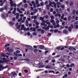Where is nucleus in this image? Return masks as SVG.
Segmentation results:
<instances>
[{"label": "nucleus", "mask_w": 78, "mask_h": 78, "mask_svg": "<svg viewBox=\"0 0 78 78\" xmlns=\"http://www.w3.org/2000/svg\"><path fill=\"white\" fill-rule=\"evenodd\" d=\"M49 5V6H52V7H53V6H54L55 8H56V5L55 4V2H50Z\"/></svg>", "instance_id": "nucleus-1"}, {"label": "nucleus", "mask_w": 78, "mask_h": 78, "mask_svg": "<svg viewBox=\"0 0 78 78\" xmlns=\"http://www.w3.org/2000/svg\"><path fill=\"white\" fill-rule=\"evenodd\" d=\"M7 50H8V52H13V51H14V50L12 48L9 49V47H7Z\"/></svg>", "instance_id": "nucleus-2"}, {"label": "nucleus", "mask_w": 78, "mask_h": 78, "mask_svg": "<svg viewBox=\"0 0 78 78\" xmlns=\"http://www.w3.org/2000/svg\"><path fill=\"white\" fill-rule=\"evenodd\" d=\"M1 16L3 19H5L6 17V15L4 13H2L1 15Z\"/></svg>", "instance_id": "nucleus-3"}, {"label": "nucleus", "mask_w": 78, "mask_h": 78, "mask_svg": "<svg viewBox=\"0 0 78 78\" xmlns=\"http://www.w3.org/2000/svg\"><path fill=\"white\" fill-rule=\"evenodd\" d=\"M27 48H29V49H30L31 51H33V47H31V46H27Z\"/></svg>", "instance_id": "nucleus-4"}, {"label": "nucleus", "mask_w": 78, "mask_h": 78, "mask_svg": "<svg viewBox=\"0 0 78 78\" xmlns=\"http://www.w3.org/2000/svg\"><path fill=\"white\" fill-rule=\"evenodd\" d=\"M0 57H1V58H2V57H6V55L3 53L0 54Z\"/></svg>", "instance_id": "nucleus-5"}, {"label": "nucleus", "mask_w": 78, "mask_h": 78, "mask_svg": "<svg viewBox=\"0 0 78 78\" xmlns=\"http://www.w3.org/2000/svg\"><path fill=\"white\" fill-rule=\"evenodd\" d=\"M8 9L7 7H5L0 9V10H6Z\"/></svg>", "instance_id": "nucleus-6"}, {"label": "nucleus", "mask_w": 78, "mask_h": 78, "mask_svg": "<svg viewBox=\"0 0 78 78\" xmlns=\"http://www.w3.org/2000/svg\"><path fill=\"white\" fill-rule=\"evenodd\" d=\"M11 73H12V75H13V76H15V75H16V76L17 75V73H16L15 72H12Z\"/></svg>", "instance_id": "nucleus-7"}, {"label": "nucleus", "mask_w": 78, "mask_h": 78, "mask_svg": "<svg viewBox=\"0 0 78 78\" xmlns=\"http://www.w3.org/2000/svg\"><path fill=\"white\" fill-rule=\"evenodd\" d=\"M60 26V25H59V24H57L56 26L54 25V28H57V27H59Z\"/></svg>", "instance_id": "nucleus-8"}, {"label": "nucleus", "mask_w": 78, "mask_h": 78, "mask_svg": "<svg viewBox=\"0 0 78 78\" xmlns=\"http://www.w3.org/2000/svg\"><path fill=\"white\" fill-rule=\"evenodd\" d=\"M44 48H45V46L43 45H41L39 47V48L40 49H44Z\"/></svg>", "instance_id": "nucleus-9"}, {"label": "nucleus", "mask_w": 78, "mask_h": 78, "mask_svg": "<svg viewBox=\"0 0 78 78\" xmlns=\"http://www.w3.org/2000/svg\"><path fill=\"white\" fill-rule=\"evenodd\" d=\"M48 73H53L54 74H55V71L53 70H50L48 71Z\"/></svg>", "instance_id": "nucleus-10"}, {"label": "nucleus", "mask_w": 78, "mask_h": 78, "mask_svg": "<svg viewBox=\"0 0 78 78\" xmlns=\"http://www.w3.org/2000/svg\"><path fill=\"white\" fill-rule=\"evenodd\" d=\"M9 24L11 25H14V22L12 21H11L9 22Z\"/></svg>", "instance_id": "nucleus-11"}, {"label": "nucleus", "mask_w": 78, "mask_h": 78, "mask_svg": "<svg viewBox=\"0 0 78 78\" xmlns=\"http://www.w3.org/2000/svg\"><path fill=\"white\" fill-rule=\"evenodd\" d=\"M63 33L65 34H68V33L67 31V30H63Z\"/></svg>", "instance_id": "nucleus-12"}, {"label": "nucleus", "mask_w": 78, "mask_h": 78, "mask_svg": "<svg viewBox=\"0 0 78 78\" xmlns=\"http://www.w3.org/2000/svg\"><path fill=\"white\" fill-rule=\"evenodd\" d=\"M3 69V66L1 65V64H0V71H2Z\"/></svg>", "instance_id": "nucleus-13"}, {"label": "nucleus", "mask_w": 78, "mask_h": 78, "mask_svg": "<svg viewBox=\"0 0 78 78\" xmlns=\"http://www.w3.org/2000/svg\"><path fill=\"white\" fill-rule=\"evenodd\" d=\"M46 69H50L51 68V66H50L46 65L45 66Z\"/></svg>", "instance_id": "nucleus-14"}, {"label": "nucleus", "mask_w": 78, "mask_h": 78, "mask_svg": "<svg viewBox=\"0 0 78 78\" xmlns=\"http://www.w3.org/2000/svg\"><path fill=\"white\" fill-rule=\"evenodd\" d=\"M8 66L6 65L5 67H3V66H2V69H6L7 68H8Z\"/></svg>", "instance_id": "nucleus-15"}, {"label": "nucleus", "mask_w": 78, "mask_h": 78, "mask_svg": "<svg viewBox=\"0 0 78 78\" xmlns=\"http://www.w3.org/2000/svg\"><path fill=\"white\" fill-rule=\"evenodd\" d=\"M41 34H44V33H45V30H44L43 29H42L41 30Z\"/></svg>", "instance_id": "nucleus-16"}, {"label": "nucleus", "mask_w": 78, "mask_h": 78, "mask_svg": "<svg viewBox=\"0 0 78 78\" xmlns=\"http://www.w3.org/2000/svg\"><path fill=\"white\" fill-rule=\"evenodd\" d=\"M42 28L44 30H45V31H47V30H47V27H46L45 26H44V27H42Z\"/></svg>", "instance_id": "nucleus-17"}, {"label": "nucleus", "mask_w": 78, "mask_h": 78, "mask_svg": "<svg viewBox=\"0 0 78 78\" xmlns=\"http://www.w3.org/2000/svg\"><path fill=\"white\" fill-rule=\"evenodd\" d=\"M44 19V17H40L39 20H42H42H43Z\"/></svg>", "instance_id": "nucleus-18"}, {"label": "nucleus", "mask_w": 78, "mask_h": 78, "mask_svg": "<svg viewBox=\"0 0 78 78\" xmlns=\"http://www.w3.org/2000/svg\"><path fill=\"white\" fill-rule=\"evenodd\" d=\"M72 28H71V27H69V29H68V30L70 32H71V31H72Z\"/></svg>", "instance_id": "nucleus-19"}, {"label": "nucleus", "mask_w": 78, "mask_h": 78, "mask_svg": "<svg viewBox=\"0 0 78 78\" xmlns=\"http://www.w3.org/2000/svg\"><path fill=\"white\" fill-rule=\"evenodd\" d=\"M50 22L52 23H54L55 20H50Z\"/></svg>", "instance_id": "nucleus-20"}, {"label": "nucleus", "mask_w": 78, "mask_h": 78, "mask_svg": "<svg viewBox=\"0 0 78 78\" xmlns=\"http://www.w3.org/2000/svg\"><path fill=\"white\" fill-rule=\"evenodd\" d=\"M19 18V14L17 15L16 16V19H18Z\"/></svg>", "instance_id": "nucleus-21"}, {"label": "nucleus", "mask_w": 78, "mask_h": 78, "mask_svg": "<svg viewBox=\"0 0 78 78\" xmlns=\"http://www.w3.org/2000/svg\"><path fill=\"white\" fill-rule=\"evenodd\" d=\"M73 47H70L68 48L69 50H73Z\"/></svg>", "instance_id": "nucleus-22"}, {"label": "nucleus", "mask_w": 78, "mask_h": 78, "mask_svg": "<svg viewBox=\"0 0 78 78\" xmlns=\"http://www.w3.org/2000/svg\"><path fill=\"white\" fill-rule=\"evenodd\" d=\"M61 4V3L60 2H57L56 3V5H60Z\"/></svg>", "instance_id": "nucleus-23"}, {"label": "nucleus", "mask_w": 78, "mask_h": 78, "mask_svg": "<svg viewBox=\"0 0 78 78\" xmlns=\"http://www.w3.org/2000/svg\"><path fill=\"white\" fill-rule=\"evenodd\" d=\"M71 20V16H69L68 17V21H70Z\"/></svg>", "instance_id": "nucleus-24"}, {"label": "nucleus", "mask_w": 78, "mask_h": 78, "mask_svg": "<svg viewBox=\"0 0 78 78\" xmlns=\"http://www.w3.org/2000/svg\"><path fill=\"white\" fill-rule=\"evenodd\" d=\"M74 63H72L71 65H70V67H74Z\"/></svg>", "instance_id": "nucleus-25"}, {"label": "nucleus", "mask_w": 78, "mask_h": 78, "mask_svg": "<svg viewBox=\"0 0 78 78\" xmlns=\"http://www.w3.org/2000/svg\"><path fill=\"white\" fill-rule=\"evenodd\" d=\"M46 9H50L49 7L50 6H49V5H46Z\"/></svg>", "instance_id": "nucleus-26"}, {"label": "nucleus", "mask_w": 78, "mask_h": 78, "mask_svg": "<svg viewBox=\"0 0 78 78\" xmlns=\"http://www.w3.org/2000/svg\"><path fill=\"white\" fill-rule=\"evenodd\" d=\"M46 27H47V29H46V30H49V28H50V26L49 25Z\"/></svg>", "instance_id": "nucleus-27"}, {"label": "nucleus", "mask_w": 78, "mask_h": 78, "mask_svg": "<svg viewBox=\"0 0 78 78\" xmlns=\"http://www.w3.org/2000/svg\"><path fill=\"white\" fill-rule=\"evenodd\" d=\"M1 59L3 60V62H4V61L6 60V58L5 57H3V58H2V57H1Z\"/></svg>", "instance_id": "nucleus-28"}, {"label": "nucleus", "mask_w": 78, "mask_h": 78, "mask_svg": "<svg viewBox=\"0 0 78 78\" xmlns=\"http://www.w3.org/2000/svg\"><path fill=\"white\" fill-rule=\"evenodd\" d=\"M73 4V2H71L70 3L69 5L70 6H72Z\"/></svg>", "instance_id": "nucleus-29"}, {"label": "nucleus", "mask_w": 78, "mask_h": 78, "mask_svg": "<svg viewBox=\"0 0 78 78\" xmlns=\"http://www.w3.org/2000/svg\"><path fill=\"white\" fill-rule=\"evenodd\" d=\"M22 2H21L20 3H19V4H17V6H20V5H22Z\"/></svg>", "instance_id": "nucleus-30"}, {"label": "nucleus", "mask_w": 78, "mask_h": 78, "mask_svg": "<svg viewBox=\"0 0 78 78\" xmlns=\"http://www.w3.org/2000/svg\"><path fill=\"white\" fill-rule=\"evenodd\" d=\"M60 7L62 8H65V5H62L60 6Z\"/></svg>", "instance_id": "nucleus-31"}, {"label": "nucleus", "mask_w": 78, "mask_h": 78, "mask_svg": "<svg viewBox=\"0 0 78 78\" xmlns=\"http://www.w3.org/2000/svg\"><path fill=\"white\" fill-rule=\"evenodd\" d=\"M51 19H55V17L53 16H51Z\"/></svg>", "instance_id": "nucleus-32"}, {"label": "nucleus", "mask_w": 78, "mask_h": 78, "mask_svg": "<svg viewBox=\"0 0 78 78\" xmlns=\"http://www.w3.org/2000/svg\"><path fill=\"white\" fill-rule=\"evenodd\" d=\"M36 28L35 27H34L33 28L32 31L35 32L36 31Z\"/></svg>", "instance_id": "nucleus-33"}, {"label": "nucleus", "mask_w": 78, "mask_h": 78, "mask_svg": "<svg viewBox=\"0 0 78 78\" xmlns=\"http://www.w3.org/2000/svg\"><path fill=\"white\" fill-rule=\"evenodd\" d=\"M24 6L25 8H27V7H28V4H25L24 5Z\"/></svg>", "instance_id": "nucleus-34"}, {"label": "nucleus", "mask_w": 78, "mask_h": 78, "mask_svg": "<svg viewBox=\"0 0 78 78\" xmlns=\"http://www.w3.org/2000/svg\"><path fill=\"white\" fill-rule=\"evenodd\" d=\"M33 34L34 35V36H36V35H37V33L36 32H34L33 33Z\"/></svg>", "instance_id": "nucleus-35"}, {"label": "nucleus", "mask_w": 78, "mask_h": 78, "mask_svg": "<svg viewBox=\"0 0 78 78\" xmlns=\"http://www.w3.org/2000/svg\"><path fill=\"white\" fill-rule=\"evenodd\" d=\"M35 25H39V23L38 22H37L35 23Z\"/></svg>", "instance_id": "nucleus-36"}, {"label": "nucleus", "mask_w": 78, "mask_h": 78, "mask_svg": "<svg viewBox=\"0 0 78 78\" xmlns=\"http://www.w3.org/2000/svg\"><path fill=\"white\" fill-rule=\"evenodd\" d=\"M21 26V25H19L16 27L17 29H19V28H20V27Z\"/></svg>", "instance_id": "nucleus-37"}, {"label": "nucleus", "mask_w": 78, "mask_h": 78, "mask_svg": "<svg viewBox=\"0 0 78 78\" xmlns=\"http://www.w3.org/2000/svg\"><path fill=\"white\" fill-rule=\"evenodd\" d=\"M16 53H20V51L19 50H17L16 51Z\"/></svg>", "instance_id": "nucleus-38"}, {"label": "nucleus", "mask_w": 78, "mask_h": 78, "mask_svg": "<svg viewBox=\"0 0 78 78\" xmlns=\"http://www.w3.org/2000/svg\"><path fill=\"white\" fill-rule=\"evenodd\" d=\"M71 27H71V28L72 29H73V28L74 27H73V24H72L71 25Z\"/></svg>", "instance_id": "nucleus-39"}, {"label": "nucleus", "mask_w": 78, "mask_h": 78, "mask_svg": "<svg viewBox=\"0 0 78 78\" xmlns=\"http://www.w3.org/2000/svg\"><path fill=\"white\" fill-rule=\"evenodd\" d=\"M58 31V29H55L54 30V33H57Z\"/></svg>", "instance_id": "nucleus-40"}, {"label": "nucleus", "mask_w": 78, "mask_h": 78, "mask_svg": "<svg viewBox=\"0 0 78 78\" xmlns=\"http://www.w3.org/2000/svg\"><path fill=\"white\" fill-rule=\"evenodd\" d=\"M51 62H52V63H54V62H56V60H55V59H53L52 60Z\"/></svg>", "instance_id": "nucleus-41"}, {"label": "nucleus", "mask_w": 78, "mask_h": 78, "mask_svg": "<svg viewBox=\"0 0 78 78\" xmlns=\"http://www.w3.org/2000/svg\"><path fill=\"white\" fill-rule=\"evenodd\" d=\"M34 8H36V4H34Z\"/></svg>", "instance_id": "nucleus-42"}, {"label": "nucleus", "mask_w": 78, "mask_h": 78, "mask_svg": "<svg viewBox=\"0 0 78 78\" xmlns=\"http://www.w3.org/2000/svg\"><path fill=\"white\" fill-rule=\"evenodd\" d=\"M21 20H20V19L19 18L18 20V22H20Z\"/></svg>", "instance_id": "nucleus-43"}, {"label": "nucleus", "mask_w": 78, "mask_h": 78, "mask_svg": "<svg viewBox=\"0 0 78 78\" xmlns=\"http://www.w3.org/2000/svg\"><path fill=\"white\" fill-rule=\"evenodd\" d=\"M16 10H14V11L12 12V14H16Z\"/></svg>", "instance_id": "nucleus-44"}, {"label": "nucleus", "mask_w": 78, "mask_h": 78, "mask_svg": "<svg viewBox=\"0 0 78 78\" xmlns=\"http://www.w3.org/2000/svg\"><path fill=\"white\" fill-rule=\"evenodd\" d=\"M18 12H19L20 14H22V11L21 10H18Z\"/></svg>", "instance_id": "nucleus-45"}, {"label": "nucleus", "mask_w": 78, "mask_h": 78, "mask_svg": "<svg viewBox=\"0 0 78 78\" xmlns=\"http://www.w3.org/2000/svg\"><path fill=\"white\" fill-rule=\"evenodd\" d=\"M68 74L69 76H70V75H71V72L70 71L68 72Z\"/></svg>", "instance_id": "nucleus-46"}, {"label": "nucleus", "mask_w": 78, "mask_h": 78, "mask_svg": "<svg viewBox=\"0 0 78 78\" xmlns=\"http://www.w3.org/2000/svg\"><path fill=\"white\" fill-rule=\"evenodd\" d=\"M60 55H58L55 56V58H59L60 57Z\"/></svg>", "instance_id": "nucleus-47"}, {"label": "nucleus", "mask_w": 78, "mask_h": 78, "mask_svg": "<svg viewBox=\"0 0 78 78\" xmlns=\"http://www.w3.org/2000/svg\"><path fill=\"white\" fill-rule=\"evenodd\" d=\"M12 20L14 21H16V18H15V17H13L12 19Z\"/></svg>", "instance_id": "nucleus-48"}, {"label": "nucleus", "mask_w": 78, "mask_h": 78, "mask_svg": "<svg viewBox=\"0 0 78 78\" xmlns=\"http://www.w3.org/2000/svg\"><path fill=\"white\" fill-rule=\"evenodd\" d=\"M8 61H9V60H5V61H4V62H6V63H7V62H8Z\"/></svg>", "instance_id": "nucleus-49"}, {"label": "nucleus", "mask_w": 78, "mask_h": 78, "mask_svg": "<svg viewBox=\"0 0 78 78\" xmlns=\"http://www.w3.org/2000/svg\"><path fill=\"white\" fill-rule=\"evenodd\" d=\"M45 25V23L44 22H42L41 24V25Z\"/></svg>", "instance_id": "nucleus-50"}, {"label": "nucleus", "mask_w": 78, "mask_h": 78, "mask_svg": "<svg viewBox=\"0 0 78 78\" xmlns=\"http://www.w3.org/2000/svg\"><path fill=\"white\" fill-rule=\"evenodd\" d=\"M41 6H43L44 5V2H41V4H40Z\"/></svg>", "instance_id": "nucleus-51"}, {"label": "nucleus", "mask_w": 78, "mask_h": 78, "mask_svg": "<svg viewBox=\"0 0 78 78\" xmlns=\"http://www.w3.org/2000/svg\"><path fill=\"white\" fill-rule=\"evenodd\" d=\"M27 34L28 36H30V35H31V34H30V32H28L27 33Z\"/></svg>", "instance_id": "nucleus-52"}, {"label": "nucleus", "mask_w": 78, "mask_h": 78, "mask_svg": "<svg viewBox=\"0 0 78 78\" xmlns=\"http://www.w3.org/2000/svg\"><path fill=\"white\" fill-rule=\"evenodd\" d=\"M18 56H20V57H22V55L20 54H18Z\"/></svg>", "instance_id": "nucleus-53"}, {"label": "nucleus", "mask_w": 78, "mask_h": 78, "mask_svg": "<svg viewBox=\"0 0 78 78\" xmlns=\"http://www.w3.org/2000/svg\"><path fill=\"white\" fill-rule=\"evenodd\" d=\"M29 13H30V11L29 10H28L27 12V15H28Z\"/></svg>", "instance_id": "nucleus-54"}, {"label": "nucleus", "mask_w": 78, "mask_h": 78, "mask_svg": "<svg viewBox=\"0 0 78 78\" xmlns=\"http://www.w3.org/2000/svg\"><path fill=\"white\" fill-rule=\"evenodd\" d=\"M46 24H48V25H50L51 23H50V22H48L46 23Z\"/></svg>", "instance_id": "nucleus-55"}, {"label": "nucleus", "mask_w": 78, "mask_h": 78, "mask_svg": "<svg viewBox=\"0 0 78 78\" xmlns=\"http://www.w3.org/2000/svg\"><path fill=\"white\" fill-rule=\"evenodd\" d=\"M41 31V28H39L37 30V31Z\"/></svg>", "instance_id": "nucleus-56"}, {"label": "nucleus", "mask_w": 78, "mask_h": 78, "mask_svg": "<svg viewBox=\"0 0 78 78\" xmlns=\"http://www.w3.org/2000/svg\"><path fill=\"white\" fill-rule=\"evenodd\" d=\"M59 20H57L56 22V23H59Z\"/></svg>", "instance_id": "nucleus-57"}, {"label": "nucleus", "mask_w": 78, "mask_h": 78, "mask_svg": "<svg viewBox=\"0 0 78 78\" xmlns=\"http://www.w3.org/2000/svg\"><path fill=\"white\" fill-rule=\"evenodd\" d=\"M24 72H26V73H28V71L27 69H25L24 70Z\"/></svg>", "instance_id": "nucleus-58"}, {"label": "nucleus", "mask_w": 78, "mask_h": 78, "mask_svg": "<svg viewBox=\"0 0 78 78\" xmlns=\"http://www.w3.org/2000/svg\"><path fill=\"white\" fill-rule=\"evenodd\" d=\"M56 12L55 11H54L53 12V14H56Z\"/></svg>", "instance_id": "nucleus-59"}, {"label": "nucleus", "mask_w": 78, "mask_h": 78, "mask_svg": "<svg viewBox=\"0 0 78 78\" xmlns=\"http://www.w3.org/2000/svg\"><path fill=\"white\" fill-rule=\"evenodd\" d=\"M31 26H32V24L31 23H30L29 24V27H31Z\"/></svg>", "instance_id": "nucleus-60"}, {"label": "nucleus", "mask_w": 78, "mask_h": 78, "mask_svg": "<svg viewBox=\"0 0 78 78\" xmlns=\"http://www.w3.org/2000/svg\"><path fill=\"white\" fill-rule=\"evenodd\" d=\"M67 74H65L64 75V76L65 78L67 77Z\"/></svg>", "instance_id": "nucleus-61"}, {"label": "nucleus", "mask_w": 78, "mask_h": 78, "mask_svg": "<svg viewBox=\"0 0 78 78\" xmlns=\"http://www.w3.org/2000/svg\"><path fill=\"white\" fill-rule=\"evenodd\" d=\"M64 49V47H62L61 48L60 50H61V51H62V50H63Z\"/></svg>", "instance_id": "nucleus-62"}, {"label": "nucleus", "mask_w": 78, "mask_h": 78, "mask_svg": "<svg viewBox=\"0 0 78 78\" xmlns=\"http://www.w3.org/2000/svg\"><path fill=\"white\" fill-rule=\"evenodd\" d=\"M13 58L15 59H17V57L16 56L14 57Z\"/></svg>", "instance_id": "nucleus-63"}, {"label": "nucleus", "mask_w": 78, "mask_h": 78, "mask_svg": "<svg viewBox=\"0 0 78 78\" xmlns=\"http://www.w3.org/2000/svg\"><path fill=\"white\" fill-rule=\"evenodd\" d=\"M4 3L3 2H2L0 4V6H3V5Z\"/></svg>", "instance_id": "nucleus-64"}]
</instances>
